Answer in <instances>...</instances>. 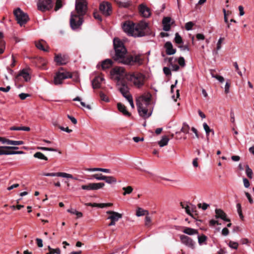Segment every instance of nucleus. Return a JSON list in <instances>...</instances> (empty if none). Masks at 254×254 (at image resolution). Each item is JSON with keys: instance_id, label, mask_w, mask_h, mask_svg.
I'll use <instances>...</instances> for the list:
<instances>
[{"instance_id": "nucleus-59", "label": "nucleus", "mask_w": 254, "mask_h": 254, "mask_svg": "<svg viewBox=\"0 0 254 254\" xmlns=\"http://www.w3.org/2000/svg\"><path fill=\"white\" fill-rule=\"evenodd\" d=\"M208 206H209V204H208L206 203H203L202 204L199 203L198 204V207L199 208L201 207L204 210H206L208 208Z\"/></svg>"}, {"instance_id": "nucleus-55", "label": "nucleus", "mask_w": 254, "mask_h": 254, "mask_svg": "<svg viewBox=\"0 0 254 254\" xmlns=\"http://www.w3.org/2000/svg\"><path fill=\"white\" fill-rule=\"evenodd\" d=\"M178 48H179L181 49V50L182 51H190V49L188 45H180L178 46Z\"/></svg>"}, {"instance_id": "nucleus-30", "label": "nucleus", "mask_w": 254, "mask_h": 254, "mask_svg": "<svg viewBox=\"0 0 254 254\" xmlns=\"http://www.w3.org/2000/svg\"><path fill=\"white\" fill-rule=\"evenodd\" d=\"M107 183L109 184H111L113 183H116L117 182L116 179L113 177V176H105V180H104Z\"/></svg>"}, {"instance_id": "nucleus-62", "label": "nucleus", "mask_w": 254, "mask_h": 254, "mask_svg": "<svg viewBox=\"0 0 254 254\" xmlns=\"http://www.w3.org/2000/svg\"><path fill=\"white\" fill-rule=\"evenodd\" d=\"M130 5L129 1L127 2H121L120 3V6L124 7H127Z\"/></svg>"}, {"instance_id": "nucleus-11", "label": "nucleus", "mask_w": 254, "mask_h": 254, "mask_svg": "<svg viewBox=\"0 0 254 254\" xmlns=\"http://www.w3.org/2000/svg\"><path fill=\"white\" fill-rule=\"evenodd\" d=\"M106 213L110 215L107 219L111 220V222L108 224L109 226L115 225L116 223L123 216L122 214L114 211H108Z\"/></svg>"}, {"instance_id": "nucleus-31", "label": "nucleus", "mask_w": 254, "mask_h": 254, "mask_svg": "<svg viewBox=\"0 0 254 254\" xmlns=\"http://www.w3.org/2000/svg\"><path fill=\"white\" fill-rule=\"evenodd\" d=\"M33 156L35 158H38L39 159L44 160L46 161L48 160V158L46 156H45L44 154L40 152H36L34 154Z\"/></svg>"}, {"instance_id": "nucleus-9", "label": "nucleus", "mask_w": 254, "mask_h": 254, "mask_svg": "<svg viewBox=\"0 0 254 254\" xmlns=\"http://www.w3.org/2000/svg\"><path fill=\"white\" fill-rule=\"evenodd\" d=\"M38 9L41 11L50 10L53 7L52 0H39L37 2Z\"/></svg>"}, {"instance_id": "nucleus-21", "label": "nucleus", "mask_w": 254, "mask_h": 254, "mask_svg": "<svg viewBox=\"0 0 254 254\" xmlns=\"http://www.w3.org/2000/svg\"><path fill=\"white\" fill-rule=\"evenodd\" d=\"M30 71L31 69L29 68L23 69L20 72L18 75L22 76L25 81H29L31 79V76L30 75Z\"/></svg>"}, {"instance_id": "nucleus-34", "label": "nucleus", "mask_w": 254, "mask_h": 254, "mask_svg": "<svg viewBox=\"0 0 254 254\" xmlns=\"http://www.w3.org/2000/svg\"><path fill=\"white\" fill-rule=\"evenodd\" d=\"M10 129L12 130H24V131H29L30 128L29 127H13L10 128Z\"/></svg>"}, {"instance_id": "nucleus-41", "label": "nucleus", "mask_w": 254, "mask_h": 254, "mask_svg": "<svg viewBox=\"0 0 254 254\" xmlns=\"http://www.w3.org/2000/svg\"><path fill=\"white\" fill-rule=\"evenodd\" d=\"M203 127L207 135H208L209 133L211 131L214 133V131L210 128L209 127L206 123L203 124Z\"/></svg>"}, {"instance_id": "nucleus-15", "label": "nucleus", "mask_w": 254, "mask_h": 254, "mask_svg": "<svg viewBox=\"0 0 254 254\" xmlns=\"http://www.w3.org/2000/svg\"><path fill=\"white\" fill-rule=\"evenodd\" d=\"M104 183H89L87 185H82L81 188L84 190H97L104 187Z\"/></svg>"}, {"instance_id": "nucleus-17", "label": "nucleus", "mask_w": 254, "mask_h": 254, "mask_svg": "<svg viewBox=\"0 0 254 254\" xmlns=\"http://www.w3.org/2000/svg\"><path fill=\"white\" fill-rule=\"evenodd\" d=\"M181 241L183 244L186 246L193 249L194 248L195 242L188 236L182 235L180 237Z\"/></svg>"}, {"instance_id": "nucleus-46", "label": "nucleus", "mask_w": 254, "mask_h": 254, "mask_svg": "<svg viewBox=\"0 0 254 254\" xmlns=\"http://www.w3.org/2000/svg\"><path fill=\"white\" fill-rule=\"evenodd\" d=\"M178 62L181 67H184L186 65L185 61L183 57H180L178 60Z\"/></svg>"}, {"instance_id": "nucleus-19", "label": "nucleus", "mask_w": 254, "mask_h": 254, "mask_svg": "<svg viewBox=\"0 0 254 254\" xmlns=\"http://www.w3.org/2000/svg\"><path fill=\"white\" fill-rule=\"evenodd\" d=\"M55 61L58 64H65L68 61V57L66 55H56L55 57Z\"/></svg>"}, {"instance_id": "nucleus-39", "label": "nucleus", "mask_w": 254, "mask_h": 254, "mask_svg": "<svg viewBox=\"0 0 254 254\" xmlns=\"http://www.w3.org/2000/svg\"><path fill=\"white\" fill-rule=\"evenodd\" d=\"M172 60H173V58H170L169 59V62L171 64V67H172V70L177 71L179 70L180 67L179 65H178L177 64H172Z\"/></svg>"}, {"instance_id": "nucleus-42", "label": "nucleus", "mask_w": 254, "mask_h": 254, "mask_svg": "<svg viewBox=\"0 0 254 254\" xmlns=\"http://www.w3.org/2000/svg\"><path fill=\"white\" fill-rule=\"evenodd\" d=\"M237 212L239 214V215L241 219H243L244 216L242 213V210L241 208V205L240 203H237L236 205Z\"/></svg>"}, {"instance_id": "nucleus-4", "label": "nucleus", "mask_w": 254, "mask_h": 254, "mask_svg": "<svg viewBox=\"0 0 254 254\" xmlns=\"http://www.w3.org/2000/svg\"><path fill=\"white\" fill-rule=\"evenodd\" d=\"M112 78L116 82L125 81L128 73H127L123 67L117 66L113 68L110 71Z\"/></svg>"}, {"instance_id": "nucleus-26", "label": "nucleus", "mask_w": 254, "mask_h": 254, "mask_svg": "<svg viewBox=\"0 0 254 254\" xmlns=\"http://www.w3.org/2000/svg\"><path fill=\"white\" fill-rule=\"evenodd\" d=\"M183 232L189 235H193L198 233L197 230L190 227H185Z\"/></svg>"}, {"instance_id": "nucleus-49", "label": "nucleus", "mask_w": 254, "mask_h": 254, "mask_svg": "<svg viewBox=\"0 0 254 254\" xmlns=\"http://www.w3.org/2000/svg\"><path fill=\"white\" fill-rule=\"evenodd\" d=\"M62 7V1L61 0H57L56 6L55 8V10L57 11L60 8Z\"/></svg>"}, {"instance_id": "nucleus-33", "label": "nucleus", "mask_w": 254, "mask_h": 254, "mask_svg": "<svg viewBox=\"0 0 254 254\" xmlns=\"http://www.w3.org/2000/svg\"><path fill=\"white\" fill-rule=\"evenodd\" d=\"M24 143L23 141H14V140H11L9 139H7L6 141V144L8 145H19L23 144Z\"/></svg>"}, {"instance_id": "nucleus-32", "label": "nucleus", "mask_w": 254, "mask_h": 254, "mask_svg": "<svg viewBox=\"0 0 254 254\" xmlns=\"http://www.w3.org/2000/svg\"><path fill=\"white\" fill-rule=\"evenodd\" d=\"M246 174L247 177L250 179H252L253 176V172L252 170L249 167L248 165H245Z\"/></svg>"}, {"instance_id": "nucleus-2", "label": "nucleus", "mask_w": 254, "mask_h": 254, "mask_svg": "<svg viewBox=\"0 0 254 254\" xmlns=\"http://www.w3.org/2000/svg\"><path fill=\"white\" fill-rule=\"evenodd\" d=\"M124 31L129 36L143 37L149 34V27L147 22L144 20L140 21L137 24L127 21L122 26Z\"/></svg>"}, {"instance_id": "nucleus-44", "label": "nucleus", "mask_w": 254, "mask_h": 254, "mask_svg": "<svg viewBox=\"0 0 254 254\" xmlns=\"http://www.w3.org/2000/svg\"><path fill=\"white\" fill-rule=\"evenodd\" d=\"M37 149L43 151H57V149L53 148H48L45 147H37Z\"/></svg>"}, {"instance_id": "nucleus-64", "label": "nucleus", "mask_w": 254, "mask_h": 254, "mask_svg": "<svg viewBox=\"0 0 254 254\" xmlns=\"http://www.w3.org/2000/svg\"><path fill=\"white\" fill-rule=\"evenodd\" d=\"M93 16H94V17L96 19H97V20H99L100 21L102 20L101 17V16L100 15V14H99L98 12H94V13H93Z\"/></svg>"}, {"instance_id": "nucleus-52", "label": "nucleus", "mask_w": 254, "mask_h": 254, "mask_svg": "<svg viewBox=\"0 0 254 254\" xmlns=\"http://www.w3.org/2000/svg\"><path fill=\"white\" fill-rule=\"evenodd\" d=\"M36 46L38 49H39L40 50H41L44 51H46V50L44 48V46L43 45V44H42V43L41 42H36Z\"/></svg>"}, {"instance_id": "nucleus-24", "label": "nucleus", "mask_w": 254, "mask_h": 254, "mask_svg": "<svg viewBox=\"0 0 254 254\" xmlns=\"http://www.w3.org/2000/svg\"><path fill=\"white\" fill-rule=\"evenodd\" d=\"M117 107L118 110L124 115L127 116H130V113L127 111L126 107L124 104L119 103L117 104Z\"/></svg>"}, {"instance_id": "nucleus-8", "label": "nucleus", "mask_w": 254, "mask_h": 254, "mask_svg": "<svg viewBox=\"0 0 254 254\" xmlns=\"http://www.w3.org/2000/svg\"><path fill=\"white\" fill-rule=\"evenodd\" d=\"M71 77V73L69 72H58L54 77V83L56 85L62 84L64 79Z\"/></svg>"}, {"instance_id": "nucleus-60", "label": "nucleus", "mask_w": 254, "mask_h": 254, "mask_svg": "<svg viewBox=\"0 0 254 254\" xmlns=\"http://www.w3.org/2000/svg\"><path fill=\"white\" fill-rule=\"evenodd\" d=\"M163 71H164V73L166 75H170L171 74V70H170V68H169V67H164L163 68Z\"/></svg>"}, {"instance_id": "nucleus-35", "label": "nucleus", "mask_w": 254, "mask_h": 254, "mask_svg": "<svg viewBox=\"0 0 254 254\" xmlns=\"http://www.w3.org/2000/svg\"><path fill=\"white\" fill-rule=\"evenodd\" d=\"M190 130V126L186 123L183 124L182 127L181 129L182 132L185 133H188Z\"/></svg>"}, {"instance_id": "nucleus-43", "label": "nucleus", "mask_w": 254, "mask_h": 254, "mask_svg": "<svg viewBox=\"0 0 254 254\" xmlns=\"http://www.w3.org/2000/svg\"><path fill=\"white\" fill-rule=\"evenodd\" d=\"M106 176L102 175V174H94L92 175V178L96 179L97 180H105Z\"/></svg>"}, {"instance_id": "nucleus-63", "label": "nucleus", "mask_w": 254, "mask_h": 254, "mask_svg": "<svg viewBox=\"0 0 254 254\" xmlns=\"http://www.w3.org/2000/svg\"><path fill=\"white\" fill-rule=\"evenodd\" d=\"M59 128L60 129H61L63 131H64L67 133H70L71 132H72V130L70 129H69L67 127H62V126H59Z\"/></svg>"}, {"instance_id": "nucleus-13", "label": "nucleus", "mask_w": 254, "mask_h": 254, "mask_svg": "<svg viewBox=\"0 0 254 254\" xmlns=\"http://www.w3.org/2000/svg\"><path fill=\"white\" fill-rule=\"evenodd\" d=\"M43 176L47 177H60L65 178L73 179L75 180H77L76 178H74L71 174H68L64 172H57V173H44L42 174Z\"/></svg>"}, {"instance_id": "nucleus-16", "label": "nucleus", "mask_w": 254, "mask_h": 254, "mask_svg": "<svg viewBox=\"0 0 254 254\" xmlns=\"http://www.w3.org/2000/svg\"><path fill=\"white\" fill-rule=\"evenodd\" d=\"M99 9L103 14L105 16H109L112 12V7L110 3L103 2L101 3L99 6Z\"/></svg>"}, {"instance_id": "nucleus-58", "label": "nucleus", "mask_w": 254, "mask_h": 254, "mask_svg": "<svg viewBox=\"0 0 254 254\" xmlns=\"http://www.w3.org/2000/svg\"><path fill=\"white\" fill-rule=\"evenodd\" d=\"M245 195H246V197H247L250 203L253 204L254 203V200H253L251 194L248 192H245Z\"/></svg>"}, {"instance_id": "nucleus-3", "label": "nucleus", "mask_w": 254, "mask_h": 254, "mask_svg": "<svg viewBox=\"0 0 254 254\" xmlns=\"http://www.w3.org/2000/svg\"><path fill=\"white\" fill-rule=\"evenodd\" d=\"M76 13L70 14V25L72 29L76 30L80 27L83 22V16L87 11V2L86 0H76L75 1Z\"/></svg>"}, {"instance_id": "nucleus-54", "label": "nucleus", "mask_w": 254, "mask_h": 254, "mask_svg": "<svg viewBox=\"0 0 254 254\" xmlns=\"http://www.w3.org/2000/svg\"><path fill=\"white\" fill-rule=\"evenodd\" d=\"M212 76L217 79L220 82L222 83L224 81V78L223 76L220 75H214L212 74Z\"/></svg>"}, {"instance_id": "nucleus-20", "label": "nucleus", "mask_w": 254, "mask_h": 254, "mask_svg": "<svg viewBox=\"0 0 254 254\" xmlns=\"http://www.w3.org/2000/svg\"><path fill=\"white\" fill-rule=\"evenodd\" d=\"M164 48L166 49V54L168 55H174L176 52V50L173 48L171 42H167L164 45Z\"/></svg>"}, {"instance_id": "nucleus-12", "label": "nucleus", "mask_w": 254, "mask_h": 254, "mask_svg": "<svg viewBox=\"0 0 254 254\" xmlns=\"http://www.w3.org/2000/svg\"><path fill=\"white\" fill-rule=\"evenodd\" d=\"M17 148V147L14 146H0V155L21 154L23 153V152L22 151H11L8 150L9 149H16Z\"/></svg>"}, {"instance_id": "nucleus-61", "label": "nucleus", "mask_w": 254, "mask_h": 254, "mask_svg": "<svg viewBox=\"0 0 254 254\" xmlns=\"http://www.w3.org/2000/svg\"><path fill=\"white\" fill-rule=\"evenodd\" d=\"M29 96H30V95L28 94H27V93H20V94H19V97L20 98V99H21V100H24L27 97H29Z\"/></svg>"}, {"instance_id": "nucleus-23", "label": "nucleus", "mask_w": 254, "mask_h": 254, "mask_svg": "<svg viewBox=\"0 0 254 254\" xmlns=\"http://www.w3.org/2000/svg\"><path fill=\"white\" fill-rule=\"evenodd\" d=\"M104 80L102 76H96L92 81V87L93 88H99L100 87L101 83Z\"/></svg>"}, {"instance_id": "nucleus-56", "label": "nucleus", "mask_w": 254, "mask_h": 254, "mask_svg": "<svg viewBox=\"0 0 254 254\" xmlns=\"http://www.w3.org/2000/svg\"><path fill=\"white\" fill-rule=\"evenodd\" d=\"M243 181L245 188H248L250 186L249 181L247 178H244L243 179Z\"/></svg>"}, {"instance_id": "nucleus-36", "label": "nucleus", "mask_w": 254, "mask_h": 254, "mask_svg": "<svg viewBox=\"0 0 254 254\" xmlns=\"http://www.w3.org/2000/svg\"><path fill=\"white\" fill-rule=\"evenodd\" d=\"M174 41L177 44H182L183 43V39L178 33L175 34Z\"/></svg>"}, {"instance_id": "nucleus-50", "label": "nucleus", "mask_w": 254, "mask_h": 254, "mask_svg": "<svg viewBox=\"0 0 254 254\" xmlns=\"http://www.w3.org/2000/svg\"><path fill=\"white\" fill-rule=\"evenodd\" d=\"M233 65L235 68V69H236V71L237 72L238 74L241 76H242L243 74H242V72L239 69V66H238V64H237V62H234L233 63Z\"/></svg>"}, {"instance_id": "nucleus-48", "label": "nucleus", "mask_w": 254, "mask_h": 254, "mask_svg": "<svg viewBox=\"0 0 254 254\" xmlns=\"http://www.w3.org/2000/svg\"><path fill=\"white\" fill-rule=\"evenodd\" d=\"M126 99L128 101V102H129L130 106L132 108H134V104H133V99H132V96H128L127 97H126Z\"/></svg>"}, {"instance_id": "nucleus-10", "label": "nucleus", "mask_w": 254, "mask_h": 254, "mask_svg": "<svg viewBox=\"0 0 254 254\" xmlns=\"http://www.w3.org/2000/svg\"><path fill=\"white\" fill-rule=\"evenodd\" d=\"M117 86L122 95L126 98V97L131 96L129 92V88L126 81H118Z\"/></svg>"}, {"instance_id": "nucleus-22", "label": "nucleus", "mask_w": 254, "mask_h": 254, "mask_svg": "<svg viewBox=\"0 0 254 254\" xmlns=\"http://www.w3.org/2000/svg\"><path fill=\"white\" fill-rule=\"evenodd\" d=\"M215 213H216L215 217L216 218H221L222 220H223L225 221H227V222L230 221V219H229L227 218L226 213L221 209H215Z\"/></svg>"}, {"instance_id": "nucleus-53", "label": "nucleus", "mask_w": 254, "mask_h": 254, "mask_svg": "<svg viewBox=\"0 0 254 254\" xmlns=\"http://www.w3.org/2000/svg\"><path fill=\"white\" fill-rule=\"evenodd\" d=\"M171 19L169 17H164L162 20L163 25L170 24V23L171 22Z\"/></svg>"}, {"instance_id": "nucleus-5", "label": "nucleus", "mask_w": 254, "mask_h": 254, "mask_svg": "<svg viewBox=\"0 0 254 254\" xmlns=\"http://www.w3.org/2000/svg\"><path fill=\"white\" fill-rule=\"evenodd\" d=\"M127 79L131 81L137 87H140L144 84L145 75L139 72L128 73Z\"/></svg>"}, {"instance_id": "nucleus-14", "label": "nucleus", "mask_w": 254, "mask_h": 254, "mask_svg": "<svg viewBox=\"0 0 254 254\" xmlns=\"http://www.w3.org/2000/svg\"><path fill=\"white\" fill-rule=\"evenodd\" d=\"M151 95L149 93L145 94L142 95L140 97H138L136 100V104L137 102L139 103L140 104L143 105H151Z\"/></svg>"}, {"instance_id": "nucleus-51", "label": "nucleus", "mask_w": 254, "mask_h": 254, "mask_svg": "<svg viewBox=\"0 0 254 254\" xmlns=\"http://www.w3.org/2000/svg\"><path fill=\"white\" fill-rule=\"evenodd\" d=\"M224 39V38L221 37L219 39L217 43L216 49L217 51L219 50L221 48V44Z\"/></svg>"}, {"instance_id": "nucleus-6", "label": "nucleus", "mask_w": 254, "mask_h": 254, "mask_svg": "<svg viewBox=\"0 0 254 254\" xmlns=\"http://www.w3.org/2000/svg\"><path fill=\"white\" fill-rule=\"evenodd\" d=\"M137 111L139 116L144 119L149 118L152 113L151 105H143L137 102L136 104Z\"/></svg>"}, {"instance_id": "nucleus-57", "label": "nucleus", "mask_w": 254, "mask_h": 254, "mask_svg": "<svg viewBox=\"0 0 254 254\" xmlns=\"http://www.w3.org/2000/svg\"><path fill=\"white\" fill-rule=\"evenodd\" d=\"M100 98L102 100L106 102H108L109 101V99L108 97H107V96L105 94H104V93H103L102 92L100 93Z\"/></svg>"}, {"instance_id": "nucleus-25", "label": "nucleus", "mask_w": 254, "mask_h": 254, "mask_svg": "<svg viewBox=\"0 0 254 254\" xmlns=\"http://www.w3.org/2000/svg\"><path fill=\"white\" fill-rule=\"evenodd\" d=\"M113 62L110 59H106L103 61L101 64V67L103 69L109 68L111 67Z\"/></svg>"}, {"instance_id": "nucleus-40", "label": "nucleus", "mask_w": 254, "mask_h": 254, "mask_svg": "<svg viewBox=\"0 0 254 254\" xmlns=\"http://www.w3.org/2000/svg\"><path fill=\"white\" fill-rule=\"evenodd\" d=\"M228 245L230 248L235 250H237L239 246V244L237 242H233L232 241H230Z\"/></svg>"}, {"instance_id": "nucleus-47", "label": "nucleus", "mask_w": 254, "mask_h": 254, "mask_svg": "<svg viewBox=\"0 0 254 254\" xmlns=\"http://www.w3.org/2000/svg\"><path fill=\"white\" fill-rule=\"evenodd\" d=\"M193 25L194 23L192 22H188L185 24V28L187 30H190L192 29Z\"/></svg>"}, {"instance_id": "nucleus-29", "label": "nucleus", "mask_w": 254, "mask_h": 254, "mask_svg": "<svg viewBox=\"0 0 254 254\" xmlns=\"http://www.w3.org/2000/svg\"><path fill=\"white\" fill-rule=\"evenodd\" d=\"M169 139L167 136H164L162 137L161 140L158 142V144L161 147H162L165 145H167Z\"/></svg>"}, {"instance_id": "nucleus-37", "label": "nucleus", "mask_w": 254, "mask_h": 254, "mask_svg": "<svg viewBox=\"0 0 254 254\" xmlns=\"http://www.w3.org/2000/svg\"><path fill=\"white\" fill-rule=\"evenodd\" d=\"M123 190H124L123 193L124 195H126L127 194H130L132 192L133 189L131 186H127V187H124Z\"/></svg>"}, {"instance_id": "nucleus-28", "label": "nucleus", "mask_w": 254, "mask_h": 254, "mask_svg": "<svg viewBox=\"0 0 254 254\" xmlns=\"http://www.w3.org/2000/svg\"><path fill=\"white\" fill-rule=\"evenodd\" d=\"M3 33L0 32V54L4 52L5 49V42L3 40Z\"/></svg>"}, {"instance_id": "nucleus-7", "label": "nucleus", "mask_w": 254, "mask_h": 254, "mask_svg": "<svg viewBox=\"0 0 254 254\" xmlns=\"http://www.w3.org/2000/svg\"><path fill=\"white\" fill-rule=\"evenodd\" d=\"M14 14L16 17L17 23L21 26L24 25L29 20L28 15L22 11L19 8H17L14 11Z\"/></svg>"}, {"instance_id": "nucleus-1", "label": "nucleus", "mask_w": 254, "mask_h": 254, "mask_svg": "<svg viewBox=\"0 0 254 254\" xmlns=\"http://www.w3.org/2000/svg\"><path fill=\"white\" fill-rule=\"evenodd\" d=\"M113 44L115 51V60L119 63L128 65L139 66L142 64L143 58L141 54L126 56L127 50L124 43L117 38H114Z\"/></svg>"}, {"instance_id": "nucleus-27", "label": "nucleus", "mask_w": 254, "mask_h": 254, "mask_svg": "<svg viewBox=\"0 0 254 254\" xmlns=\"http://www.w3.org/2000/svg\"><path fill=\"white\" fill-rule=\"evenodd\" d=\"M149 212L147 210H144L140 207H138L136 212V215L137 217L144 216L145 215H148Z\"/></svg>"}, {"instance_id": "nucleus-18", "label": "nucleus", "mask_w": 254, "mask_h": 254, "mask_svg": "<svg viewBox=\"0 0 254 254\" xmlns=\"http://www.w3.org/2000/svg\"><path fill=\"white\" fill-rule=\"evenodd\" d=\"M139 11L141 15L144 17L148 18L151 15L150 9L143 4L139 5Z\"/></svg>"}, {"instance_id": "nucleus-45", "label": "nucleus", "mask_w": 254, "mask_h": 254, "mask_svg": "<svg viewBox=\"0 0 254 254\" xmlns=\"http://www.w3.org/2000/svg\"><path fill=\"white\" fill-rule=\"evenodd\" d=\"M151 224V218L149 216H146L145 218V225L147 227L150 226Z\"/></svg>"}, {"instance_id": "nucleus-38", "label": "nucleus", "mask_w": 254, "mask_h": 254, "mask_svg": "<svg viewBox=\"0 0 254 254\" xmlns=\"http://www.w3.org/2000/svg\"><path fill=\"white\" fill-rule=\"evenodd\" d=\"M207 240V237L204 235L198 236V242L200 245H202Z\"/></svg>"}]
</instances>
